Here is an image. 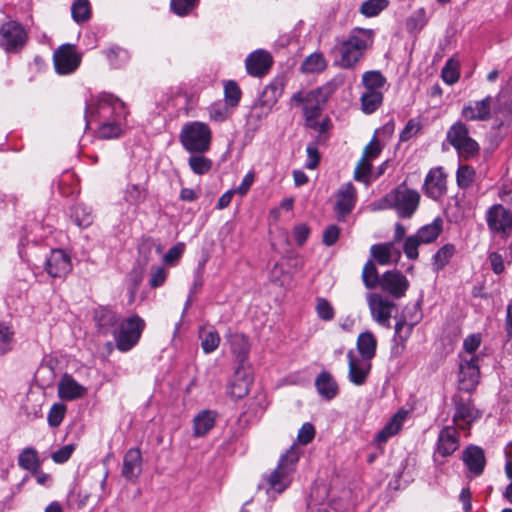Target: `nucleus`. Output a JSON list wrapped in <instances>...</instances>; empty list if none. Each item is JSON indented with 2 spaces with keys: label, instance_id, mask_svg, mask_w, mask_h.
Instances as JSON below:
<instances>
[{
  "label": "nucleus",
  "instance_id": "1",
  "mask_svg": "<svg viewBox=\"0 0 512 512\" xmlns=\"http://www.w3.org/2000/svg\"><path fill=\"white\" fill-rule=\"evenodd\" d=\"M125 104L116 96L100 93L86 100V127L98 124V136L102 139L118 137L126 122Z\"/></svg>",
  "mask_w": 512,
  "mask_h": 512
},
{
  "label": "nucleus",
  "instance_id": "2",
  "mask_svg": "<svg viewBox=\"0 0 512 512\" xmlns=\"http://www.w3.org/2000/svg\"><path fill=\"white\" fill-rule=\"evenodd\" d=\"M341 84L342 81L335 78L304 95L301 92L293 95V101L304 104L303 110L307 127L319 133H324L328 130L330 124L329 119L325 118L322 121H318L317 118L320 116L326 101L335 93Z\"/></svg>",
  "mask_w": 512,
  "mask_h": 512
},
{
  "label": "nucleus",
  "instance_id": "3",
  "mask_svg": "<svg viewBox=\"0 0 512 512\" xmlns=\"http://www.w3.org/2000/svg\"><path fill=\"white\" fill-rule=\"evenodd\" d=\"M299 458L300 451L294 444L281 455L275 469L263 477L261 487L265 489L268 496L275 497L290 486Z\"/></svg>",
  "mask_w": 512,
  "mask_h": 512
},
{
  "label": "nucleus",
  "instance_id": "4",
  "mask_svg": "<svg viewBox=\"0 0 512 512\" xmlns=\"http://www.w3.org/2000/svg\"><path fill=\"white\" fill-rule=\"evenodd\" d=\"M373 38L374 34L370 29H353L337 46L340 55L339 65L345 69L354 67L372 46Z\"/></svg>",
  "mask_w": 512,
  "mask_h": 512
},
{
  "label": "nucleus",
  "instance_id": "5",
  "mask_svg": "<svg viewBox=\"0 0 512 512\" xmlns=\"http://www.w3.org/2000/svg\"><path fill=\"white\" fill-rule=\"evenodd\" d=\"M420 195L405 185H399L375 203L379 210L395 209L400 217H411L418 208Z\"/></svg>",
  "mask_w": 512,
  "mask_h": 512
},
{
  "label": "nucleus",
  "instance_id": "6",
  "mask_svg": "<svg viewBox=\"0 0 512 512\" xmlns=\"http://www.w3.org/2000/svg\"><path fill=\"white\" fill-rule=\"evenodd\" d=\"M386 82V78L378 70H370L363 73V91L360 97L363 113L372 114L382 105Z\"/></svg>",
  "mask_w": 512,
  "mask_h": 512
},
{
  "label": "nucleus",
  "instance_id": "7",
  "mask_svg": "<svg viewBox=\"0 0 512 512\" xmlns=\"http://www.w3.org/2000/svg\"><path fill=\"white\" fill-rule=\"evenodd\" d=\"M179 141L188 153H206L212 143V131L207 123L190 121L182 126Z\"/></svg>",
  "mask_w": 512,
  "mask_h": 512
},
{
  "label": "nucleus",
  "instance_id": "8",
  "mask_svg": "<svg viewBox=\"0 0 512 512\" xmlns=\"http://www.w3.org/2000/svg\"><path fill=\"white\" fill-rule=\"evenodd\" d=\"M450 145L456 150L459 162L475 159L480 153L479 143L470 136L467 125L461 121L450 126Z\"/></svg>",
  "mask_w": 512,
  "mask_h": 512
},
{
  "label": "nucleus",
  "instance_id": "9",
  "mask_svg": "<svg viewBox=\"0 0 512 512\" xmlns=\"http://www.w3.org/2000/svg\"><path fill=\"white\" fill-rule=\"evenodd\" d=\"M144 328L145 321L138 315L121 321L113 331L117 349L122 352L131 350L139 342Z\"/></svg>",
  "mask_w": 512,
  "mask_h": 512
},
{
  "label": "nucleus",
  "instance_id": "10",
  "mask_svg": "<svg viewBox=\"0 0 512 512\" xmlns=\"http://www.w3.org/2000/svg\"><path fill=\"white\" fill-rule=\"evenodd\" d=\"M28 40L24 26L14 20L3 23L0 27V47L8 53L21 51Z\"/></svg>",
  "mask_w": 512,
  "mask_h": 512
},
{
  "label": "nucleus",
  "instance_id": "11",
  "mask_svg": "<svg viewBox=\"0 0 512 512\" xmlns=\"http://www.w3.org/2000/svg\"><path fill=\"white\" fill-rule=\"evenodd\" d=\"M366 301L372 320L378 325L389 329L391 327L390 319L396 310V303L377 292L367 293Z\"/></svg>",
  "mask_w": 512,
  "mask_h": 512
},
{
  "label": "nucleus",
  "instance_id": "12",
  "mask_svg": "<svg viewBox=\"0 0 512 512\" xmlns=\"http://www.w3.org/2000/svg\"><path fill=\"white\" fill-rule=\"evenodd\" d=\"M82 54L75 45L66 43L59 46L53 53V64L57 74L69 75L80 66Z\"/></svg>",
  "mask_w": 512,
  "mask_h": 512
},
{
  "label": "nucleus",
  "instance_id": "13",
  "mask_svg": "<svg viewBox=\"0 0 512 512\" xmlns=\"http://www.w3.org/2000/svg\"><path fill=\"white\" fill-rule=\"evenodd\" d=\"M479 378L480 370L478 366V357L472 356L466 358L461 356L458 375L459 389L471 392L479 383Z\"/></svg>",
  "mask_w": 512,
  "mask_h": 512
},
{
  "label": "nucleus",
  "instance_id": "14",
  "mask_svg": "<svg viewBox=\"0 0 512 512\" xmlns=\"http://www.w3.org/2000/svg\"><path fill=\"white\" fill-rule=\"evenodd\" d=\"M44 270L52 278H64L72 270L71 258L61 249L51 250L45 259Z\"/></svg>",
  "mask_w": 512,
  "mask_h": 512
},
{
  "label": "nucleus",
  "instance_id": "15",
  "mask_svg": "<svg viewBox=\"0 0 512 512\" xmlns=\"http://www.w3.org/2000/svg\"><path fill=\"white\" fill-rule=\"evenodd\" d=\"M487 224L490 230L509 236L512 234V211L500 204L489 208L486 214Z\"/></svg>",
  "mask_w": 512,
  "mask_h": 512
},
{
  "label": "nucleus",
  "instance_id": "16",
  "mask_svg": "<svg viewBox=\"0 0 512 512\" xmlns=\"http://www.w3.org/2000/svg\"><path fill=\"white\" fill-rule=\"evenodd\" d=\"M348 380L355 386H362L367 382L371 371V361L358 357L354 350L347 352Z\"/></svg>",
  "mask_w": 512,
  "mask_h": 512
},
{
  "label": "nucleus",
  "instance_id": "17",
  "mask_svg": "<svg viewBox=\"0 0 512 512\" xmlns=\"http://www.w3.org/2000/svg\"><path fill=\"white\" fill-rule=\"evenodd\" d=\"M420 319L421 313L416 305L406 306L395 324L394 338L405 342Z\"/></svg>",
  "mask_w": 512,
  "mask_h": 512
},
{
  "label": "nucleus",
  "instance_id": "18",
  "mask_svg": "<svg viewBox=\"0 0 512 512\" xmlns=\"http://www.w3.org/2000/svg\"><path fill=\"white\" fill-rule=\"evenodd\" d=\"M380 288L392 297L399 299L406 294L409 288V281L400 271L389 270L381 275Z\"/></svg>",
  "mask_w": 512,
  "mask_h": 512
},
{
  "label": "nucleus",
  "instance_id": "19",
  "mask_svg": "<svg viewBox=\"0 0 512 512\" xmlns=\"http://www.w3.org/2000/svg\"><path fill=\"white\" fill-rule=\"evenodd\" d=\"M356 189L352 183L342 185L336 193L335 212L339 220L344 219L353 210L356 203Z\"/></svg>",
  "mask_w": 512,
  "mask_h": 512
},
{
  "label": "nucleus",
  "instance_id": "20",
  "mask_svg": "<svg viewBox=\"0 0 512 512\" xmlns=\"http://www.w3.org/2000/svg\"><path fill=\"white\" fill-rule=\"evenodd\" d=\"M273 63L272 56L264 50H256L245 61L247 73L254 77L265 75Z\"/></svg>",
  "mask_w": 512,
  "mask_h": 512
},
{
  "label": "nucleus",
  "instance_id": "21",
  "mask_svg": "<svg viewBox=\"0 0 512 512\" xmlns=\"http://www.w3.org/2000/svg\"><path fill=\"white\" fill-rule=\"evenodd\" d=\"M58 396L62 400L72 401L84 397L87 394V388L78 383L72 375L65 373L59 380Z\"/></svg>",
  "mask_w": 512,
  "mask_h": 512
},
{
  "label": "nucleus",
  "instance_id": "22",
  "mask_svg": "<svg viewBox=\"0 0 512 512\" xmlns=\"http://www.w3.org/2000/svg\"><path fill=\"white\" fill-rule=\"evenodd\" d=\"M493 99L487 96L474 104L465 105L461 115L467 121H486L490 118Z\"/></svg>",
  "mask_w": 512,
  "mask_h": 512
},
{
  "label": "nucleus",
  "instance_id": "23",
  "mask_svg": "<svg viewBox=\"0 0 512 512\" xmlns=\"http://www.w3.org/2000/svg\"><path fill=\"white\" fill-rule=\"evenodd\" d=\"M455 404L454 424L461 430H469L472 422L480 417L479 411L475 409L470 399L465 402L455 400Z\"/></svg>",
  "mask_w": 512,
  "mask_h": 512
},
{
  "label": "nucleus",
  "instance_id": "24",
  "mask_svg": "<svg viewBox=\"0 0 512 512\" xmlns=\"http://www.w3.org/2000/svg\"><path fill=\"white\" fill-rule=\"evenodd\" d=\"M370 253L371 256L380 265L396 263L401 257V251L394 242L372 245L370 248Z\"/></svg>",
  "mask_w": 512,
  "mask_h": 512
},
{
  "label": "nucleus",
  "instance_id": "25",
  "mask_svg": "<svg viewBox=\"0 0 512 512\" xmlns=\"http://www.w3.org/2000/svg\"><path fill=\"white\" fill-rule=\"evenodd\" d=\"M408 412L404 409L398 410L386 423V425L375 435L374 441L378 444H384L389 438L396 435L403 427Z\"/></svg>",
  "mask_w": 512,
  "mask_h": 512
},
{
  "label": "nucleus",
  "instance_id": "26",
  "mask_svg": "<svg viewBox=\"0 0 512 512\" xmlns=\"http://www.w3.org/2000/svg\"><path fill=\"white\" fill-rule=\"evenodd\" d=\"M141 471V451L138 448H131L124 455L122 476L129 481H135L140 476Z\"/></svg>",
  "mask_w": 512,
  "mask_h": 512
},
{
  "label": "nucleus",
  "instance_id": "27",
  "mask_svg": "<svg viewBox=\"0 0 512 512\" xmlns=\"http://www.w3.org/2000/svg\"><path fill=\"white\" fill-rule=\"evenodd\" d=\"M462 460L467 469L475 476L483 473L486 458L482 448L478 446H469L462 452Z\"/></svg>",
  "mask_w": 512,
  "mask_h": 512
},
{
  "label": "nucleus",
  "instance_id": "28",
  "mask_svg": "<svg viewBox=\"0 0 512 512\" xmlns=\"http://www.w3.org/2000/svg\"><path fill=\"white\" fill-rule=\"evenodd\" d=\"M426 194L432 199H438L446 191V175L442 168L430 170L425 179Z\"/></svg>",
  "mask_w": 512,
  "mask_h": 512
},
{
  "label": "nucleus",
  "instance_id": "29",
  "mask_svg": "<svg viewBox=\"0 0 512 512\" xmlns=\"http://www.w3.org/2000/svg\"><path fill=\"white\" fill-rule=\"evenodd\" d=\"M94 319L99 331L107 335L109 333L113 334V331L117 329L120 317L111 309L99 308L95 312Z\"/></svg>",
  "mask_w": 512,
  "mask_h": 512
},
{
  "label": "nucleus",
  "instance_id": "30",
  "mask_svg": "<svg viewBox=\"0 0 512 512\" xmlns=\"http://www.w3.org/2000/svg\"><path fill=\"white\" fill-rule=\"evenodd\" d=\"M250 385V377L245 372L237 370L233 380L228 385L227 393L234 400L241 399L249 393Z\"/></svg>",
  "mask_w": 512,
  "mask_h": 512
},
{
  "label": "nucleus",
  "instance_id": "31",
  "mask_svg": "<svg viewBox=\"0 0 512 512\" xmlns=\"http://www.w3.org/2000/svg\"><path fill=\"white\" fill-rule=\"evenodd\" d=\"M216 413L203 410L193 420V434L195 437L205 436L215 425Z\"/></svg>",
  "mask_w": 512,
  "mask_h": 512
},
{
  "label": "nucleus",
  "instance_id": "32",
  "mask_svg": "<svg viewBox=\"0 0 512 512\" xmlns=\"http://www.w3.org/2000/svg\"><path fill=\"white\" fill-rule=\"evenodd\" d=\"M317 392L325 399L331 400L338 393V385L329 372H321L315 381Z\"/></svg>",
  "mask_w": 512,
  "mask_h": 512
},
{
  "label": "nucleus",
  "instance_id": "33",
  "mask_svg": "<svg viewBox=\"0 0 512 512\" xmlns=\"http://www.w3.org/2000/svg\"><path fill=\"white\" fill-rule=\"evenodd\" d=\"M433 459L436 466L444 472L448 461V427H443L439 433Z\"/></svg>",
  "mask_w": 512,
  "mask_h": 512
},
{
  "label": "nucleus",
  "instance_id": "34",
  "mask_svg": "<svg viewBox=\"0 0 512 512\" xmlns=\"http://www.w3.org/2000/svg\"><path fill=\"white\" fill-rule=\"evenodd\" d=\"M377 341L375 336L369 332H363L358 336L357 349L358 357L365 358L371 361L376 354Z\"/></svg>",
  "mask_w": 512,
  "mask_h": 512
},
{
  "label": "nucleus",
  "instance_id": "35",
  "mask_svg": "<svg viewBox=\"0 0 512 512\" xmlns=\"http://www.w3.org/2000/svg\"><path fill=\"white\" fill-rule=\"evenodd\" d=\"M199 338L201 340V348L205 354L214 352L220 344V336L217 330L212 327H202L199 330Z\"/></svg>",
  "mask_w": 512,
  "mask_h": 512
},
{
  "label": "nucleus",
  "instance_id": "36",
  "mask_svg": "<svg viewBox=\"0 0 512 512\" xmlns=\"http://www.w3.org/2000/svg\"><path fill=\"white\" fill-rule=\"evenodd\" d=\"M204 154L205 153L194 152L190 153L188 158V166L196 175L208 174L213 167V161Z\"/></svg>",
  "mask_w": 512,
  "mask_h": 512
},
{
  "label": "nucleus",
  "instance_id": "37",
  "mask_svg": "<svg viewBox=\"0 0 512 512\" xmlns=\"http://www.w3.org/2000/svg\"><path fill=\"white\" fill-rule=\"evenodd\" d=\"M227 338L233 354L239 359L244 360L250 350L248 338L241 333H231Z\"/></svg>",
  "mask_w": 512,
  "mask_h": 512
},
{
  "label": "nucleus",
  "instance_id": "38",
  "mask_svg": "<svg viewBox=\"0 0 512 512\" xmlns=\"http://www.w3.org/2000/svg\"><path fill=\"white\" fill-rule=\"evenodd\" d=\"M442 231V221L435 219L432 223L421 227L415 234L423 244H429L437 239Z\"/></svg>",
  "mask_w": 512,
  "mask_h": 512
},
{
  "label": "nucleus",
  "instance_id": "39",
  "mask_svg": "<svg viewBox=\"0 0 512 512\" xmlns=\"http://www.w3.org/2000/svg\"><path fill=\"white\" fill-rule=\"evenodd\" d=\"M71 218L80 228L89 227L94 219L92 210L83 204H78L72 208Z\"/></svg>",
  "mask_w": 512,
  "mask_h": 512
},
{
  "label": "nucleus",
  "instance_id": "40",
  "mask_svg": "<svg viewBox=\"0 0 512 512\" xmlns=\"http://www.w3.org/2000/svg\"><path fill=\"white\" fill-rule=\"evenodd\" d=\"M327 66L326 60L321 53H312L305 58L301 64V71L304 73H319Z\"/></svg>",
  "mask_w": 512,
  "mask_h": 512
},
{
  "label": "nucleus",
  "instance_id": "41",
  "mask_svg": "<svg viewBox=\"0 0 512 512\" xmlns=\"http://www.w3.org/2000/svg\"><path fill=\"white\" fill-rule=\"evenodd\" d=\"M362 281L367 289L381 286V276H379L377 268L371 260L367 261L363 267Z\"/></svg>",
  "mask_w": 512,
  "mask_h": 512
},
{
  "label": "nucleus",
  "instance_id": "42",
  "mask_svg": "<svg viewBox=\"0 0 512 512\" xmlns=\"http://www.w3.org/2000/svg\"><path fill=\"white\" fill-rule=\"evenodd\" d=\"M426 12L423 8L414 11L405 22L406 30L409 33H418L426 25Z\"/></svg>",
  "mask_w": 512,
  "mask_h": 512
},
{
  "label": "nucleus",
  "instance_id": "43",
  "mask_svg": "<svg viewBox=\"0 0 512 512\" xmlns=\"http://www.w3.org/2000/svg\"><path fill=\"white\" fill-rule=\"evenodd\" d=\"M105 55L110 63V65L114 68H120L125 65L129 59L130 54L126 49L120 47H111L106 50Z\"/></svg>",
  "mask_w": 512,
  "mask_h": 512
},
{
  "label": "nucleus",
  "instance_id": "44",
  "mask_svg": "<svg viewBox=\"0 0 512 512\" xmlns=\"http://www.w3.org/2000/svg\"><path fill=\"white\" fill-rule=\"evenodd\" d=\"M18 464L25 470H37V468L39 467L37 451L33 448L24 449L19 455Z\"/></svg>",
  "mask_w": 512,
  "mask_h": 512
},
{
  "label": "nucleus",
  "instance_id": "45",
  "mask_svg": "<svg viewBox=\"0 0 512 512\" xmlns=\"http://www.w3.org/2000/svg\"><path fill=\"white\" fill-rule=\"evenodd\" d=\"M15 332L13 328L0 322V355H3L13 348Z\"/></svg>",
  "mask_w": 512,
  "mask_h": 512
},
{
  "label": "nucleus",
  "instance_id": "46",
  "mask_svg": "<svg viewBox=\"0 0 512 512\" xmlns=\"http://www.w3.org/2000/svg\"><path fill=\"white\" fill-rule=\"evenodd\" d=\"M72 18L77 23L87 21L91 16L88 0H76L71 7Z\"/></svg>",
  "mask_w": 512,
  "mask_h": 512
},
{
  "label": "nucleus",
  "instance_id": "47",
  "mask_svg": "<svg viewBox=\"0 0 512 512\" xmlns=\"http://www.w3.org/2000/svg\"><path fill=\"white\" fill-rule=\"evenodd\" d=\"M475 170L472 166L467 164H460L456 172L457 185L460 188L469 187L474 181Z\"/></svg>",
  "mask_w": 512,
  "mask_h": 512
},
{
  "label": "nucleus",
  "instance_id": "48",
  "mask_svg": "<svg viewBox=\"0 0 512 512\" xmlns=\"http://www.w3.org/2000/svg\"><path fill=\"white\" fill-rule=\"evenodd\" d=\"M388 0H366L360 7V12L366 17H375L387 8Z\"/></svg>",
  "mask_w": 512,
  "mask_h": 512
},
{
  "label": "nucleus",
  "instance_id": "49",
  "mask_svg": "<svg viewBox=\"0 0 512 512\" xmlns=\"http://www.w3.org/2000/svg\"><path fill=\"white\" fill-rule=\"evenodd\" d=\"M241 90L235 81H228L224 86L225 103L231 108L238 106L241 99Z\"/></svg>",
  "mask_w": 512,
  "mask_h": 512
},
{
  "label": "nucleus",
  "instance_id": "50",
  "mask_svg": "<svg viewBox=\"0 0 512 512\" xmlns=\"http://www.w3.org/2000/svg\"><path fill=\"white\" fill-rule=\"evenodd\" d=\"M423 123L420 118H412L408 120L403 130L400 132L399 139L406 142L420 133Z\"/></svg>",
  "mask_w": 512,
  "mask_h": 512
},
{
  "label": "nucleus",
  "instance_id": "51",
  "mask_svg": "<svg viewBox=\"0 0 512 512\" xmlns=\"http://www.w3.org/2000/svg\"><path fill=\"white\" fill-rule=\"evenodd\" d=\"M230 108L226 103L215 102L209 107V117L215 122H224L231 115Z\"/></svg>",
  "mask_w": 512,
  "mask_h": 512
},
{
  "label": "nucleus",
  "instance_id": "52",
  "mask_svg": "<svg viewBox=\"0 0 512 512\" xmlns=\"http://www.w3.org/2000/svg\"><path fill=\"white\" fill-rule=\"evenodd\" d=\"M145 197V190L137 184L128 185L124 193L125 201L132 205H137L143 202Z\"/></svg>",
  "mask_w": 512,
  "mask_h": 512
},
{
  "label": "nucleus",
  "instance_id": "53",
  "mask_svg": "<svg viewBox=\"0 0 512 512\" xmlns=\"http://www.w3.org/2000/svg\"><path fill=\"white\" fill-rule=\"evenodd\" d=\"M66 406L62 403H55L48 412L47 422L51 427H58L64 419Z\"/></svg>",
  "mask_w": 512,
  "mask_h": 512
},
{
  "label": "nucleus",
  "instance_id": "54",
  "mask_svg": "<svg viewBox=\"0 0 512 512\" xmlns=\"http://www.w3.org/2000/svg\"><path fill=\"white\" fill-rule=\"evenodd\" d=\"M421 244H423L422 241L416 235L407 237L403 245L406 257L410 260H416L419 256L418 247Z\"/></svg>",
  "mask_w": 512,
  "mask_h": 512
},
{
  "label": "nucleus",
  "instance_id": "55",
  "mask_svg": "<svg viewBox=\"0 0 512 512\" xmlns=\"http://www.w3.org/2000/svg\"><path fill=\"white\" fill-rule=\"evenodd\" d=\"M371 168L372 162L362 157L354 171L355 180L367 183L371 173Z\"/></svg>",
  "mask_w": 512,
  "mask_h": 512
},
{
  "label": "nucleus",
  "instance_id": "56",
  "mask_svg": "<svg viewBox=\"0 0 512 512\" xmlns=\"http://www.w3.org/2000/svg\"><path fill=\"white\" fill-rule=\"evenodd\" d=\"M316 312L318 317L324 321H331L335 316L334 308L324 298L317 299Z\"/></svg>",
  "mask_w": 512,
  "mask_h": 512
},
{
  "label": "nucleus",
  "instance_id": "57",
  "mask_svg": "<svg viewBox=\"0 0 512 512\" xmlns=\"http://www.w3.org/2000/svg\"><path fill=\"white\" fill-rule=\"evenodd\" d=\"M481 342H482V337H481L480 333H474V334L467 336L463 342V349H464L463 354L469 355L470 357L476 356L475 352L480 347Z\"/></svg>",
  "mask_w": 512,
  "mask_h": 512
},
{
  "label": "nucleus",
  "instance_id": "58",
  "mask_svg": "<svg viewBox=\"0 0 512 512\" xmlns=\"http://www.w3.org/2000/svg\"><path fill=\"white\" fill-rule=\"evenodd\" d=\"M196 3L197 0H171V9L175 14L184 16L195 7Z\"/></svg>",
  "mask_w": 512,
  "mask_h": 512
},
{
  "label": "nucleus",
  "instance_id": "59",
  "mask_svg": "<svg viewBox=\"0 0 512 512\" xmlns=\"http://www.w3.org/2000/svg\"><path fill=\"white\" fill-rule=\"evenodd\" d=\"M75 450L74 444L65 445L51 454L52 460L57 464L67 462Z\"/></svg>",
  "mask_w": 512,
  "mask_h": 512
},
{
  "label": "nucleus",
  "instance_id": "60",
  "mask_svg": "<svg viewBox=\"0 0 512 512\" xmlns=\"http://www.w3.org/2000/svg\"><path fill=\"white\" fill-rule=\"evenodd\" d=\"M315 437V428L311 423H304L298 431L297 440L302 445L309 444Z\"/></svg>",
  "mask_w": 512,
  "mask_h": 512
},
{
  "label": "nucleus",
  "instance_id": "61",
  "mask_svg": "<svg viewBox=\"0 0 512 512\" xmlns=\"http://www.w3.org/2000/svg\"><path fill=\"white\" fill-rule=\"evenodd\" d=\"M184 249L185 245L183 243H177L176 245L171 247L164 255V262L169 265H174L182 256Z\"/></svg>",
  "mask_w": 512,
  "mask_h": 512
},
{
  "label": "nucleus",
  "instance_id": "62",
  "mask_svg": "<svg viewBox=\"0 0 512 512\" xmlns=\"http://www.w3.org/2000/svg\"><path fill=\"white\" fill-rule=\"evenodd\" d=\"M380 152H381L380 143L376 139V136H374L371 139V141L364 148L362 157L372 162L374 159H376L379 156Z\"/></svg>",
  "mask_w": 512,
  "mask_h": 512
},
{
  "label": "nucleus",
  "instance_id": "63",
  "mask_svg": "<svg viewBox=\"0 0 512 512\" xmlns=\"http://www.w3.org/2000/svg\"><path fill=\"white\" fill-rule=\"evenodd\" d=\"M340 236V228L336 225H329L323 232V244L326 246L334 245Z\"/></svg>",
  "mask_w": 512,
  "mask_h": 512
},
{
  "label": "nucleus",
  "instance_id": "64",
  "mask_svg": "<svg viewBox=\"0 0 512 512\" xmlns=\"http://www.w3.org/2000/svg\"><path fill=\"white\" fill-rule=\"evenodd\" d=\"M255 172L250 170L243 178L241 184L234 188V191L240 195L241 197L245 196L249 190L251 189L254 181H255Z\"/></svg>",
  "mask_w": 512,
  "mask_h": 512
}]
</instances>
